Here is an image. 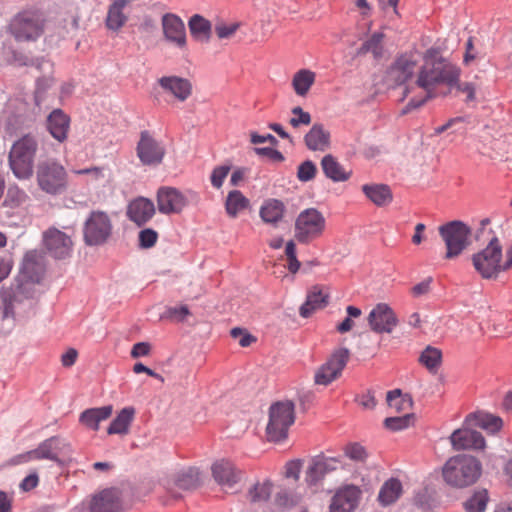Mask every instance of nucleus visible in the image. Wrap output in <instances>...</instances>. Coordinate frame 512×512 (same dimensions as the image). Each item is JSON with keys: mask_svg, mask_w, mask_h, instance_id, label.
Wrapping results in <instances>:
<instances>
[{"mask_svg": "<svg viewBox=\"0 0 512 512\" xmlns=\"http://www.w3.org/2000/svg\"><path fill=\"white\" fill-rule=\"evenodd\" d=\"M212 476L223 487L234 486L241 478V471L228 459H220L212 464Z\"/></svg>", "mask_w": 512, "mask_h": 512, "instance_id": "obj_27", "label": "nucleus"}, {"mask_svg": "<svg viewBox=\"0 0 512 512\" xmlns=\"http://www.w3.org/2000/svg\"><path fill=\"white\" fill-rule=\"evenodd\" d=\"M157 208L161 214H179L187 206L188 200L177 188L162 186L156 193Z\"/></svg>", "mask_w": 512, "mask_h": 512, "instance_id": "obj_18", "label": "nucleus"}, {"mask_svg": "<svg viewBox=\"0 0 512 512\" xmlns=\"http://www.w3.org/2000/svg\"><path fill=\"white\" fill-rule=\"evenodd\" d=\"M32 294V254L27 252L19 266L11 298H4L3 318L14 315V304L29 300Z\"/></svg>", "mask_w": 512, "mask_h": 512, "instance_id": "obj_6", "label": "nucleus"}, {"mask_svg": "<svg viewBox=\"0 0 512 512\" xmlns=\"http://www.w3.org/2000/svg\"><path fill=\"white\" fill-rule=\"evenodd\" d=\"M317 174V166L312 160H305L297 168V179L306 183L312 181Z\"/></svg>", "mask_w": 512, "mask_h": 512, "instance_id": "obj_47", "label": "nucleus"}, {"mask_svg": "<svg viewBox=\"0 0 512 512\" xmlns=\"http://www.w3.org/2000/svg\"><path fill=\"white\" fill-rule=\"evenodd\" d=\"M104 167L101 166H92L83 169H74L72 172L75 175H88L90 177V181L98 182L104 179Z\"/></svg>", "mask_w": 512, "mask_h": 512, "instance_id": "obj_55", "label": "nucleus"}, {"mask_svg": "<svg viewBox=\"0 0 512 512\" xmlns=\"http://www.w3.org/2000/svg\"><path fill=\"white\" fill-rule=\"evenodd\" d=\"M239 28V22H233L230 24L218 23L215 26V33L219 39H229L237 32Z\"/></svg>", "mask_w": 512, "mask_h": 512, "instance_id": "obj_54", "label": "nucleus"}, {"mask_svg": "<svg viewBox=\"0 0 512 512\" xmlns=\"http://www.w3.org/2000/svg\"><path fill=\"white\" fill-rule=\"evenodd\" d=\"M438 230L446 246L445 259L458 257L470 245L471 229L462 221H450L441 225Z\"/></svg>", "mask_w": 512, "mask_h": 512, "instance_id": "obj_8", "label": "nucleus"}, {"mask_svg": "<svg viewBox=\"0 0 512 512\" xmlns=\"http://www.w3.org/2000/svg\"><path fill=\"white\" fill-rule=\"evenodd\" d=\"M502 258L503 248L500 240L493 236L485 248L472 255V264L483 279H496L501 272L512 267V244L505 251L504 261Z\"/></svg>", "mask_w": 512, "mask_h": 512, "instance_id": "obj_2", "label": "nucleus"}, {"mask_svg": "<svg viewBox=\"0 0 512 512\" xmlns=\"http://www.w3.org/2000/svg\"><path fill=\"white\" fill-rule=\"evenodd\" d=\"M450 442L456 451L460 450H483L486 446L483 435L476 431L475 428L465 426L456 429L450 435Z\"/></svg>", "mask_w": 512, "mask_h": 512, "instance_id": "obj_20", "label": "nucleus"}, {"mask_svg": "<svg viewBox=\"0 0 512 512\" xmlns=\"http://www.w3.org/2000/svg\"><path fill=\"white\" fill-rule=\"evenodd\" d=\"M402 492L401 481L398 478L391 477L381 486L378 493V501L383 507L389 506L400 498Z\"/></svg>", "mask_w": 512, "mask_h": 512, "instance_id": "obj_37", "label": "nucleus"}, {"mask_svg": "<svg viewBox=\"0 0 512 512\" xmlns=\"http://www.w3.org/2000/svg\"><path fill=\"white\" fill-rule=\"evenodd\" d=\"M112 233V220L106 212L94 210L89 213L83 224V241L86 246H103L109 241Z\"/></svg>", "mask_w": 512, "mask_h": 512, "instance_id": "obj_7", "label": "nucleus"}, {"mask_svg": "<svg viewBox=\"0 0 512 512\" xmlns=\"http://www.w3.org/2000/svg\"><path fill=\"white\" fill-rule=\"evenodd\" d=\"M254 152L259 156H265L273 162H283L285 160L284 155L279 150L272 147H256Z\"/></svg>", "mask_w": 512, "mask_h": 512, "instance_id": "obj_56", "label": "nucleus"}, {"mask_svg": "<svg viewBox=\"0 0 512 512\" xmlns=\"http://www.w3.org/2000/svg\"><path fill=\"white\" fill-rule=\"evenodd\" d=\"M165 40L180 50L187 47V34L184 21L174 13H165L161 18Z\"/></svg>", "mask_w": 512, "mask_h": 512, "instance_id": "obj_19", "label": "nucleus"}, {"mask_svg": "<svg viewBox=\"0 0 512 512\" xmlns=\"http://www.w3.org/2000/svg\"><path fill=\"white\" fill-rule=\"evenodd\" d=\"M343 467L344 462L341 456L317 455L312 458L307 468L306 482L309 485H316L321 482L327 474Z\"/></svg>", "mask_w": 512, "mask_h": 512, "instance_id": "obj_15", "label": "nucleus"}, {"mask_svg": "<svg viewBox=\"0 0 512 512\" xmlns=\"http://www.w3.org/2000/svg\"><path fill=\"white\" fill-rule=\"evenodd\" d=\"M78 352L74 348H69L61 357V363L64 367H71L75 364Z\"/></svg>", "mask_w": 512, "mask_h": 512, "instance_id": "obj_64", "label": "nucleus"}, {"mask_svg": "<svg viewBox=\"0 0 512 512\" xmlns=\"http://www.w3.org/2000/svg\"><path fill=\"white\" fill-rule=\"evenodd\" d=\"M176 485L185 490L196 488L200 484V471L197 468L189 467L177 474Z\"/></svg>", "mask_w": 512, "mask_h": 512, "instance_id": "obj_43", "label": "nucleus"}, {"mask_svg": "<svg viewBox=\"0 0 512 512\" xmlns=\"http://www.w3.org/2000/svg\"><path fill=\"white\" fill-rule=\"evenodd\" d=\"M285 212L286 206L283 201L269 198L262 203L259 216L264 223L276 227L283 220Z\"/></svg>", "mask_w": 512, "mask_h": 512, "instance_id": "obj_30", "label": "nucleus"}, {"mask_svg": "<svg viewBox=\"0 0 512 512\" xmlns=\"http://www.w3.org/2000/svg\"><path fill=\"white\" fill-rule=\"evenodd\" d=\"M151 351V345L148 342L135 343L131 350L132 358H139L149 355Z\"/></svg>", "mask_w": 512, "mask_h": 512, "instance_id": "obj_60", "label": "nucleus"}, {"mask_svg": "<svg viewBox=\"0 0 512 512\" xmlns=\"http://www.w3.org/2000/svg\"><path fill=\"white\" fill-rule=\"evenodd\" d=\"M230 335L234 339H239V345L243 348L249 347L257 341V338L249 333L246 329L234 327L230 331Z\"/></svg>", "mask_w": 512, "mask_h": 512, "instance_id": "obj_51", "label": "nucleus"}, {"mask_svg": "<svg viewBox=\"0 0 512 512\" xmlns=\"http://www.w3.org/2000/svg\"><path fill=\"white\" fill-rule=\"evenodd\" d=\"M249 199L240 191L228 192L225 200V210L230 218H236L241 212L249 208Z\"/></svg>", "mask_w": 512, "mask_h": 512, "instance_id": "obj_38", "label": "nucleus"}, {"mask_svg": "<svg viewBox=\"0 0 512 512\" xmlns=\"http://www.w3.org/2000/svg\"><path fill=\"white\" fill-rule=\"evenodd\" d=\"M191 37L200 43H208L212 35L211 22L200 14H194L188 20Z\"/></svg>", "mask_w": 512, "mask_h": 512, "instance_id": "obj_34", "label": "nucleus"}, {"mask_svg": "<svg viewBox=\"0 0 512 512\" xmlns=\"http://www.w3.org/2000/svg\"><path fill=\"white\" fill-rule=\"evenodd\" d=\"M325 227L326 219L318 209H304L295 220V239L301 244H309L323 235Z\"/></svg>", "mask_w": 512, "mask_h": 512, "instance_id": "obj_9", "label": "nucleus"}, {"mask_svg": "<svg viewBox=\"0 0 512 512\" xmlns=\"http://www.w3.org/2000/svg\"><path fill=\"white\" fill-rule=\"evenodd\" d=\"M349 358L350 351L348 348L341 347L334 350L315 371L314 383L325 387L330 385L342 375Z\"/></svg>", "mask_w": 512, "mask_h": 512, "instance_id": "obj_11", "label": "nucleus"}, {"mask_svg": "<svg viewBox=\"0 0 512 512\" xmlns=\"http://www.w3.org/2000/svg\"><path fill=\"white\" fill-rule=\"evenodd\" d=\"M453 88H456L458 91L466 94V102L474 101L476 98V86L472 82L461 83L459 80Z\"/></svg>", "mask_w": 512, "mask_h": 512, "instance_id": "obj_57", "label": "nucleus"}, {"mask_svg": "<svg viewBox=\"0 0 512 512\" xmlns=\"http://www.w3.org/2000/svg\"><path fill=\"white\" fill-rule=\"evenodd\" d=\"M356 400L359 403V405L364 409L372 410L376 406V399L374 393L370 390L359 395Z\"/></svg>", "mask_w": 512, "mask_h": 512, "instance_id": "obj_58", "label": "nucleus"}, {"mask_svg": "<svg viewBox=\"0 0 512 512\" xmlns=\"http://www.w3.org/2000/svg\"><path fill=\"white\" fill-rule=\"evenodd\" d=\"M295 422V405L292 401H278L269 408V420L266 427L270 442H281L288 436L289 428Z\"/></svg>", "mask_w": 512, "mask_h": 512, "instance_id": "obj_4", "label": "nucleus"}, {"mask_svg": "<svg viewBox=\"0 0 512 512\" xmlns=\"http://www.w3.org/2000/svg\"><path fill=\"white\" fill-rule=\"evenodd\" d=\"M250 142L252 144L270 142L273 145L278 143L277 139L272 134L260 135L257 132L250 133Z\"/></svg>", "mask_w": 512, "mask_h": 512, "instance_id": "obj_63", "label": "nucleus"}, {"mask_svg": "<svg viewBox=\"0 0 512 512\" xmlns=\"http://www.w3.org/2000/svg\"><path fill=\"white\" fill-rule=\"evenodd\" d=\"M39 188L52 196L63 194L68 187V174L64 166L56 160H46L37 166Z\"/></svg>", "mask_w": 512, "mask_h": 512, "instance_id": "obj_5", "label": "nucleus"}, {"mask_svg": "<svg viewBox=\"0 0 512 512\" xmlns=\"http://www.w3.org/2000/svg\"><path fill=\"white\" fill-rule=\"evenodd\" d=\"M344 455L355 462L364 463L368 458V453L364 446L359 443H350L344 448Z\"/></svg>", "mask_w": 512, "mask_h": 512, "instance_id": "obj_48", "label": "nucleus"}, {"mask_svg": "<svg viewBox=\"0 0 512 512\" xmlns=\"http://www.w3.org/2000/svg\"><path fill=\"white\" fill-rule=\"evenodd\" d=\"M230 170H231L230 165L216 166L212 170V173H211V177H210L211 185L216 189L221 188L224 183V180L227 177V175L229 174Z\"/></svg>", "mask_w": 512, "mask_h": 512, "instance_id": "obj_53", "label": "nucleus"}, {"mask_svg": "<svg viewBox=\"0 0 512 512\" xmlns=\"http://www.w3.org/2000/svg\"><path fill=\"white\" fill-rule=\"evenodd\" d=\"M9 166L18 179H29L32 175V138L29 135L12 145Z\"/></svg>", "mask_w": 512, "mask_h": 512, "instance_id": "obj_12", "label": "nucleus"}, {"mask_svg": "<svg viewBox=\"0 0 512 512\" xmlns=\"http://www.w3.org/2000/svg\"><path fill=\"white\" fill-rule=\"evenodd\" d=\"M465 426L481 428L489 433L494 434L501 430L503 421L498 416L478 411L475 413H470L466 416Z\"/></svg>", "mask_w": 512, "mask_h": 512, "instance_id": "obj_29", "label": "nucleus"}, {"mask_svg": "<svg viewBox=\"0 0 512 512\" xmlns=\"http://www.w3.org/2000/svg\"><path fill=\"white\" fill-rule=\"evenodd\" d=\"M88 512H124L121 492L117 488H106L91 496L87 502Z\"/></svg>", "mask_w": 512, "mask_h": 512, "instance_id": "obj_17", "label": "nucleus"}, {"mask_svg": "<svg viewBox=\"0 0 512 512\" xmlns=\"http://www.w3.org/2000/svg\"><path fill=\"white\" fill-rule=\"evenodd\" d=\"M7 31L17 44L29 43L32 39V10L25 9L14 15Z\"/></svg>", "mask_w": 512, "mask_h": 512, "instance_id": "obj_21", "label": "nucleus"}, {"mask_svg": "<svg viewBox=\"0 0 512 512\" xmlns=\"http://www.w3.org/2000/svg\"><path fill=\"white\" fill-rule=\"evenodd\" d=\"M422 59L423 64L418 70L415 83L425 91V95L411 98L402 109V115H406L422 107L427 101L436 98L437 87L447 86L450 90L453 89L461 77L460 67L443 57L437 48L427 49Z\"/></svg>", "mask_w": 512, "mask_h": 512, "instance_id": "obj_1", "label": "nucleus"}, {"mask_svg": "<svg viewBox=\"0 0 512 512\" xmlns=\"http://www.w3.org/2000/svg\"><path fill=\"white\" fill-rule=\"evenodd\" d=\"M413 421V414L406 413L402 416L387 417L384 426L391 431H400L408 428Z\"/></svg>", "mask_w": 512, "mask_h": 512, "instance_id": "obj_46", "label": "nucleus"}, {"mask_svg": "<svg viewBox=\"0 0 512 512\" xmlns=\"http://www.w3.org/2000/svg\"><path fill=\"white\" fill-rule=\"evenodd\" d=\"M384 34L381 32L373 33L366 41H364L361 47L358 49V55H364L369 52L373 54L375 58H379L382 55L383 47L382 41Z\"/></svg>", "mask_w": 512, "mask_h": 512, "instance_id": "obj_45", "label": "nucleus"}, {"mask_svg": "<svg viewBox=\"0 0 512 512\" xmlns=\"http://www.w3.org/2000/svg\"><path fill=\"white\" fill-rule=\"evenodd\" d=\"M113 406L111 404L102 407L88 408L79 415V423L94 432L100 428V423L111 417Z\"/></svg>", "mask_w": 512, "mask_h": 512, "instance_id": "obj_28", "label": "nucleus"}, {"mask_svg": "<svg viewBox=\"0 0 512 512\" xmlns=\"http://www.w3.org/2000/svg\"><path fill=\"white\" fill-rule=\"evenodd\" d=\"M54 64L51 60L44 57L38 58L34 63V79L36 81L35 102L38 104V97L50 89L54 83Z\"/></svg>", "mask_w": 512, "mask_h": 512, "instance_id": "obj_25", "label": "nucleus"}, {"mask_svg": "<svg viewBox=\"0 0 512 512\" xmlns=\"http://www.w3.org/2000/svg\"><path fill=\"white\" fill-rule=\"evenodd\" d=\"M60 439L58 437H51L42 442L36 449H34V458L57 460L59 455Z\"/></svg>", "mask_w": 512, "mask_h": 512, "instance_id": "obj_42", "label": "nucleus"}, {"mask_svg": "<svg viewBox=\"0 0 512 512\" xmlns=\"http://www.w3.org/2000/svg\"><path fill=\"white\" fill-rule=\"evenodd\" d=\"M293 116L290 118L289 123L293 128H298L300 125H309L311 123V115L309 112L304 111L300 106L292 109Z\"/></svg>", "mask_w": 512, "mask_h": 512, "instance_id": "obj_52", "label": "nucleus"}, {"mask_svg": "<svg viewBox=\"0 0 512 512\" xmlns=\"http://www.w3.org/2000/svg\"><path fill=\"white\" fill-rule=\"evenodd\" d=\"M370 329L378 334H390L399 323L394 310L387 303L376 304L368 315Z\"/></svg>", "mask_w": 512, "mask_h": 512, "instance_id": "obj_16", "label": "nucleus"}, {"mask_svg": "<svg viewBox=\"0 0 512 512\" xmlns=\"http://www.w3.org/2000/svg\"><path fill=\"white\" fill-rule=\"evenodd\" d=\"M190 314L189 308L186 305L177 307H169L166 310V317L177 318L179 321H183Z\"/></svg>", "mask_w": 512, "mask_h": 512, "instance_id": "obj_59", "label": "nucleus"}, {"mask_svg": "<svg viewBox=\"0 0 512 512\" xmlns=\"http://www.w3.org/2000/svg\"><path fill=\"white\" fill-rule=\"evenodd\" d=\"M320 165L325 177L333 182H345L351 177L352 172L346 171L332 154L325 155Z\"/></svg>", "mask_w": 512, "mask_h": 512, "instance_id": "obj_33", "label": "nucleus"}, {"mask_svg": "<svg viewBox=\"0 0 512 512\" xmlns=\"http://www.w3.org/2000/svg\"><path fill=\"white\" fill-rule=\"evenodd\" d=\"M330 132L323 124L315 123L304 136V142L310 151L324 152L330 146Z\"/></svg>", "mask_w": 512, "mask_h": 512, "instance_id": "obj_31", "label": "nucleus"}, {"mask_svg": "<svg viewBox=\"0 0 512 512\" xmlns=\"http://www.w3.org/2000/svg\"><path fill=\"white\" fill-rule=\"evenodd\" d=\"M158 240V233L152 228L142 229L138 234V246L141 249L152 248Z\"/></svg>", "mask_w": 512, "mask_h": 512, "instance_id": "obj_50", "label": "nucleus"}, {"mask_svg": "<svg viewBox=\"0 0 512 512\" xmlns=\"http://www.w3.org/2000/svg\"><path fill=\"white\" fill-rule=\"evenodd\" d=\"M134 416V407H124L117 413L116 417L111 421L110 425L107 428V433L109 435H126L129 432V427L134 420Z\"/></svg>", "mask_w": 512, "mask_h": 512, "instance_id": "obj_36", "label": "nucleus"}, {"mask_svg": "<svg viewBox=\"0 0 512 512\" xmlns=\"http://www.w3.org/2000/svg\"><path fill=\"white\" fill-rule=\"evenodd\" d=\"M419 362L430 372H436L442 362V352L436 347L427 346L421 352Z\"/></svg>", "mask_w": 512, "mask_h": 512, "instance_id": "obj_44", "label": "nucleus"}, {"mask_svg": "<svg viewBox=\"0 0 512 512\" xmlns=\"http://www.w3.org/2000/svg\"><path fill=\"white\" fill-rule=\"evenodd\" d=\"M41 243L45 252L56 260H65L72 255V237L56 227H50L43 232Z\"/></svg>", "mask_w": 512, "mask_h": 512, "instance_id": "obj_13", "label": "nucleus"}, {"mask_svg": "<svg viewBox=\"0 0 512 512\" xmlns=\"http://www.w3.org/2000/svg\"><path fill=\"white\" fill-rule=\"evenodd\" d=\"M482 474V464L474 456L459 454L450 457L442 468L445 482L456 488H465L477 482Z\"/></svg>", "mask_w": 512, "mask_h": 512, "instance_id": "obj_3", "label": "nucleus"}, {"mask_svg": "<svg viewBox=\"0 0 512 512\" xmlns=\"http://www.w3.org/2000/svg\"><path fill=\"white\" fill-rule=\"evenodd\" d=\"M157 82L165 93L172 95L179 102L186 101L192 95L193 86L187 78L176 75L162 76Z\"/></svg>", "mask_w": 512, "mask_h": 512, "instance_id": "obj_24", "label": "nucleus"}, {"mask_svg": "<svg viewBox=\"0 0 512 512\" xmlns=\"http://www.w3.org/2000/svg\"><path fill=\"white\" fill-rule=\"evenodd\" d=\"M316 80V73L310 69L298 70L292 78L291 85L296 95L304 97L308 94Z\"/></svg>", "mask_w": 512, "mask_h": 512, "instance_id": "obj_39", "label": "nucleus"}, {"mask_svg": "<svg viewBox=\"0 0 512 512\" xmlns=\"http://www.w3.org/2000/svg\"><path fill=\"white\" fill-rule=\"evenodd\" d=\"M271 484L264 482L257 483L249 490V497L252 502L265 501L270 497Z\"/></svg>", "mask_w": 512, "mask_h": 512, "instance_id": "obj_49", "label": "nucleus"}, {"mask_svg": "<svg viewBox=\"0 0 512 512\" xmlns=\"http://www.w3.org/2000/svg\"><path fill=\"white\" fill-rule=\"evenodd\" d=\"M135 151L139 162L147 167L160 166L167 154L165 143L150 130H142L139 133Z\"/></svg>", "mask_w": 512, "mask_h": 512, "instance_id": "obj_10", "label": "nucleus"}, {"mask_svg": "<svg viewBox=\"0 0 512 512\" xmlns=\"http://www.w3.org/2000/svg\"><path fill=\"white\" fill-rule=\"evenodd\" d=\"M490 497L487 489L480 488L473 491V493L463 502L465 512H485L489 503Z\"/></svg>", "mask_w": 512, "mask_h": 512, "instance_id": "obj_40", "label": "nucleus"}, {"mask_svg": "<svg viewBox=\"0 0 512 512\" xmlns=\"http://www.w3.org/2000/svg\"><path fill=\"white\" fill-rule=\"evenodd\" d=\"M328 302L329 294L324 293L319 285H315L308 292L306 301L301 305L299 313L303 318H308L316 310L325 308Z\"/></svg>", "mask_w": 512, "mask_h": 512, "instance_id": "obj_32", "label": "nucleus"}, {"mask_svg": "<svg viewBox=\"0 0 512 512\" xmlns=\"http://www.w3.org/2000/svg\"><path fill=\"white\" fill-rule=\"evenodd\" d=\"M301 471V462L299 460L289 461L285 466V475L288 478L298 479Z\"/></svg>", "mask_w": 512, "mask_h": 512, "instance_id": "obj_62", "label": "nucleus"}, {"mask_svg": "<svg viewBox=\"0 0 512 512\" xmlns=\"http://www.w3.org/2000/svg\"><path fill=\"white\" fill-rule=\"evenodd\" d=\"M155 212L156 209L153 201L149 198L139 196L128 203L126 216L136 226L142 227L153 218Z\"/></svg>", "mask_w": 512, "mask_h": 512, "instance_id": "obj_22", "label": "nucleus"}, {"mask_svg": "<svg viewBox=\"0 0 512 512\" xmlns=\"http://www.w3.org/2000/svg\"><path fill=\"white\" fill-rule=\"evenodd\" d=\"M417 64L418 51H405L396 56L388 69V75L397 85H403L413 78Z\"/></svg>", "mask_w": 512, "mask_h": 512, "instance_id": "obj_14", "label": "nucleus"}, {"mask_svg": "<svg viewBox=\"0 0 512 512\" xmlns=\"http://www.w3.org/2000/svg\"><path fill=\"white\" fill-rule=\"evenodd\" d=\"M362 192L378 207L389 205L393 200L392 191L386 184H364Z\"/></svg>", "mask_w": 512, "mask_h": 512, "instance_id": "obj_35", "label": "nucleus"}, {"mask_svg": "<svg viewBox=\"0 0 512 512\" xmlns=\"http://www.w3.org/2000/svg\"><path fill=\"white\" fill-rule=\"evenodd\" d=\"M387 403L390 409L399 413H410L412 409V399L408 395L402 394L400 389H394L387 392Z\"/></svg>", "mask_w": 512, "mask_h": 512, "instance_id": "obj_41", "label": "nucleus"}, {"mask_svg": "<svg viewBox=\"0 0 512 512\" xmlns=\"http://www.w3.org/2000/svg\"><path fill=\"white\" fill-rule=\"evenodd\" d=\"M71 126L70 116L60 108L53 109L47 116L45 127L48 133L59 143L67 141Z\"/></svg>", "mask_w": 512, "mask_h": 512, "instance_id": "obj_23", "label": "nucleus"}, {"mask_svg": "<svg viewBox=\"0 0 512 512\" xmlns=\"http://www.w3.org/2000/svg\"><path fill=\"white\" fill-rule=\"evenodd\" d=\"M431 283H432V278L428 277V278L424 279L423 281L414 285L412 287L413 296L419 297V296L427 294L430 291Z\"/></svg>", "mask_w": 512, "mask_h": 512, "instance_id": "obj_61", "label": "nucleus"}, {"mask_svg": "<svg viewBox=\"0 0 512 512\" xmlns=\"http://www.w3.org/2000/svg\"><path fill=\"white\" fill-rule=\"evenodd\" d=\"M360 490L354 485L339 489L332 497L330 512H352L358 505Z\"/></svg>", "mask_w": 512, "mask_h": 512, "instance_id": "obj_26", "label": "nucleus"}]
</instances>
